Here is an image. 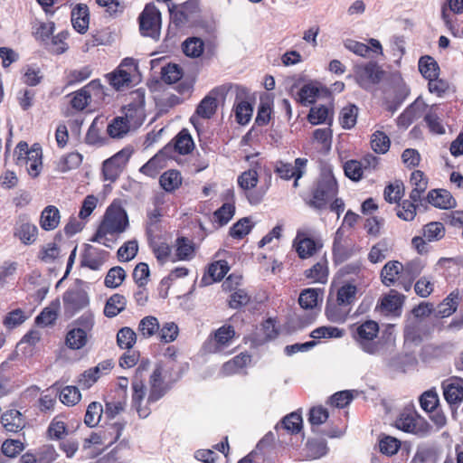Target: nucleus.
Returning a JSON list of instances; mask_svg holds the SVG:
<instances>
[{"label": "nucleus", "instance_id": "f257e3e1", "mask_svg": "<svg viewBox=\"0 0 463 463\" xmlns=\"http://www.w3.org/2000/svg\"><path fill=\"white\" fill-rule=\"evenodd\" d=\"M149 390L146 396V386L143 379L134 377L131 383V405L138 416L146 419L151 413L150 405L162 399L167 392L168 387L163 378V368L157 365L149 376Z\"/></svg>", "mask_w": 463, "mask_h": 463}, {"label": "nucleus", "instance_id": "f03ea898", "mask_svg": "<svg viewBox=\"0 0 463 463\" xmlns=\"http://www.w3.org/2000/svg\"><path fill=\"white\" fill-rule=\"evenodd\" d=\"M129 226L128 216L121 204L114 201L106 210L101 222L90 239L93 242L112 248L120 234Z\"/></svg>", "mask_w": 463, "mask_h": 463}, {"label": "nucleus", "instance_id": "7ed1b4c3", "mask_svg": "<svg viewBox=\"0 0 463 463\" xmlns=\"http://www.w3.org/2000/svg\"><path fill=\"white\" fill-rule=\"evenodd\" d=\"M357 291H329L326 315L332 322H344L351 311V305L356 299Z\"/></svg>", "mask_w": 463, "mask_h": 463}, {"label": "nucleus", "instance_id": "20e7f679", "mask_svg": "<svg viewBox=\"0 0 463 463\" xmlns=\"http://www.w3.org/2000/svg\"><path fill=\"white\" fill-rule=\"evenodd\" d=\"M379 325L373 320H366L356 326L354 339L359 347L369 354L380 352L382 344L378 340Z\"/></svg>", "mask_w": 463, "mask_h": 463}, {"label": "nucleus", "instance_id": "39448f33", "mask_svg": "<svg viewBox=\"0 0 463 463\" xmlns=\"http://www.w3.org/2000/svg\"><path fill=\"white\" fill-rule=\"evenodd\" d=\"M14 155L17 165L24 167L33 177L39 175L43 166L40 147L33 146L29 149L27 143L20 142L15 147Z\"/></svg>", "mask_w": 463, "mask_h": 463}, {"label": "nucleus", "instance_id": "423d86ee", "mask_svg": "<svg viewBox=\"0 0 463 463\" xmlns=\"http://www.w3.org/2000/svg\"><path fill=\"white\" fill-rule=\"evenodd\" d=\"M232 85L224 84L212 90L197 106L196 116H193L191 118L193 125L197 128V117L205 119L211 118L216 111L218 99H224L228 92L232 90Z\"/></svg>", "mask_w": 463, "mask_h": 463}, {"label": "nucleus", "instance_id": "0eeeda50", "mask_svg": "<svg viewBox=\"0 0 463 463\" xmlns=\"http://www.w3.org/2000/svg\"><path fill=\"white\" fill-rule=\"evenodd\" d=\"M328 417L329 413L324 407H312L308 413V422L311 425V431L317 436L327 437L329 439L341 437L344 433L342 428L337 426L321 428V425L326 422Z\"/></svg>", "mask_w": 463, "mask_h": 463}, {"label": "nucleus", "instance_id": "6e6552de", "mask_svg": "<svg viewBox=\"0 0 463 463\" xmlns=\"http://www.w3.org/2000/svg\"><path fill=\"white\" fill-rule=\"evenodd\" d=\"M139 29L144 36L160 38L161 14L154 4H147L139 15Z\"/></svg>", "mask_w": 463, "mask_h": 463}, {"label": "nucleus", "instance_id": "1a4fd4ad", "mask_svg": "<svg viewBox=\"0 0 463 463\" xmlns=\"http://www.w3.org/2000/svg\"><path fill=\"white\" fill-rule=\"evenodd\" d=\"M234 327L231 325H223L209 335L203 348L205 353L216 354L227 348L235 337Z\"/></svg>", "mask_w": 463, "mask_h": 463}, {"label": "nucleus", "instance_id": "9d476101", "mask_svg": "<svg viewBox=\"0 0 463 463\" xmlns=\"http://www.w3.org/2000/svg\"><path fill=\"white\" fill-rule=\"evenodd\" d=\"M80 327L69 330L65 336V345L71 350H79L87 344V333L92 329L93 318L90 316H82L77 320Z\"/></svg>", "mask_w": 463, "mask_h": 463}, {"label": "nucleus", "instance_id": "9b49d317", "mask_svg": "<svg viewBox=\"0 0 463 463\" xmlns=\"http://www.w3.org/2000/svg\"><path fill=\"white\" fill-rule=\"evenodd\" d=\"M336 192V181L333 176L326 175L318 181L309 205L317 209H322L326 207L330 199L335 197Z\"/></svg>", "mask_w": 463, "mask_h": 463}, {"label": "nucleus", "instance_id": "f8f14e48", "mask_svg": "<svg viewBox=\"0 0 463 463\" xmlns=\"http://www.w3.org/2000/svg\"><path fill=\"white\" fill-rule=\"evenodd\" d=\"M406 297L398 291L384 294L378 301L376 310L383 316L400 317Z\"/></svg>", "mask_w": 463, "mask_h": 463}, {"label": "nucleus", "instance_id": "ddd939ff", "mask_svg": "<svg viewBox=\"0 0 463 463\" xmlns=\"http://www.w3.org/2000/svg\"><path fill=\"white\" fill-rule=\"evenodd\" d=\"M136 70L133 59H125L111 73L106 75L109 84L116 90H121L131 84V74Z\"/></svg>", "mask_w": 463, "mask_h": 463}, {"label": "nucleus", "instance_id": "4468645a", "mask_svg": "<svg viewBox=\"0 0 463 463\" xmlns=\"http://www.w3.org/2000/svg\"><path fill=\"white\" fill-rule=\"evenodd\" d=\"M132 151L129 148H124L105 160L102 167L105 179L115 181L129 160Z\"/></svg>", "mask_w": 463, "mask_h": 463}, {"label": "nucleus", "instance_id": "2eb2a0df", "mask_svg": "<svg viewBox=\"0 0 463 463\" xmlns=\"http://www.w3.org/2000/svg\"><path fill=\"white\" fill-rule=\"evenodd\" d=\"M168 9L171 21L176 26H183L198 13L199 4L197 0H189L180 5L173 4Z\"/></svg>", "mask_w": 463, "mask_h": 463}, {"label": "nucleus", "instance_id": "dca6fc26", "mask_svg": "<svg viewBox=\"0 0 463 463\" xmlns=\"http://www.w3.org/2000/svg\"><path fill=\"white\" fill-rule=\"evenodd\" d=\"M443 396L450 405H459L463 401V378L452 376L441 383Z\"/></svg>", "mask_w": 463, "mask_h": 463}, {"label": "nucleus", "instance_id": "f3484780", "mask_svg": "<svg viewBox=\"0 0 463 463\" xmlns=\"http://www.w3.org/2000/svg\"><path fill=\"white\" fill-rule=\"evenodd\" d=\"M382 73L383 71L380 70L377 63L373 61L355 67L356 81L364 89L377 83L381 80Z\"/></svg>", "mask_w": 463, "mask_h": 463}, {"label": "nucleus", "instance_id": "a211bd4d", "mask_svg": "<svg viewBox=\"0 0 463 463\" xmlns=\"http://www.w3.org/2000/svg\"><path fill=\"white\" fill-rule=\"evenodd\" d=\"M232 90L236 93L234 109L236 121L241 125H245L250 120L253 112L251 105L248 101L242 100V98L247 96L248 90L238 85L233 86Z\"/></svg>", "mask_w": 463, "mask_h": 463}, {"label": "nucleus", "instance_id": "6ab92c4d", "mask_svg": "<svg viewBox=\"0 0 463 463\" xmlns=\"http://www.w3.org/2000/svg\"><path fill=\"white\" fill-rule=\"evenodd\" d=\"M325 437L308 438L302 449L301 455L305 460H315L321 458L328 453L327 442Z\"/></svg>", "mask_w": 463, "mask_h": 463}, {"label": "nucleus", "instance_id": "aec40b11", "mask_svg": "<svg viewBox=\"0 0 463 463\" xmlns=\"http://www.w3.org/2000/svg\"><path fill=\"white\" fill-rule=\"evenodd\" d=\"M307 164V159L300 157L295 160L294 165L290 163L279 161L275 165V173H277L280 178L285 180H289L293 177L300 179L305 173Z\"/></svg>", "mask_w": 463, "mask_h": 463}, {"label": "nucleus", "instance_id": "412c9836", "mask_svg": "<svg viewBox=\"0 0 463 463\" xmlns=\"http://www.w3.org/2000/svg\"><path fill=\"white\" fill-rule=\"evenodd\" d=\"M403 264L398 260H390L385 263L381 271L382 282L385 287L394 286L396 283L402 286Z\"/></svg>", "mask_w": 463, "mask_h": 463}, {"label": "nucleus", "instance_id": "4be33fe9", "mask_svg": "<svg viewBox=\"0 0 463 463\" xmlns=\"http://www.w3.org/2000/svg\"><path fill=\"white\" fill-rule=\"evenodd\" d=\"M37 227L29 222L25 216H20L14 228V236L25 245L33 244L37 238Z\"/></svg>", "mask_w": 463, "mask_h": 463}, {"label": "nucleus", "instance_id": "5701e85b", "mask_svg": "<svg viewBox=\"0 0 463 463\" xmlns=\"http://www.w3.org/2000/svg\"><path fill=\"white\" fill-rule=\"evenodd\" d=\"M108 255L107 251L87 244L82 255L81 265L98 270L106 261Z\"/></svg>", "mask_w": 463, "mask_h": 463}, {"label": "nucleus", "instance_id": "b1692460", "mask_svg": "<svg viewBox=\"0 0 463 463\" xmlns=\"http://www.w3.org/2000/svg\"><path fill=\"white\" fill-rule=\"evenodd\" d=\"M426 107L427 105L422 100L416 99L399 116L397 125L407 128L412 122L422 116Z\"/></svg>", "mask_w": 463, "mask_h": 463}, {"label": "nucleus", "instance_id": "393cba45", "mask_svg": "<svg viewBox=\"0 0 463 463\" xmlns=\"http://www.w3.org/2000/svg\"><path fill=\"white\" fill-rule=\"evenodd\" d=\"M230 267L226 260H218L209 265L207 272L203 276L201 287H207L216 281H221Z\"/></svg>", "mask_w": 463, "mask_h": 463}, {"label": "nucleus", "instance_id": "a878e982", "mask_svg": "<svg viewBox=\"0 0 463 463\" xmlns=\"http://www.w3.org/2000/svg\"><path fill=\"white\" fill-rule=\"evenodd\" d=\"M1 422L6 431L13 433H17L25 426L24 417L14 409L6 411L1 417Z\"/></svg>", "mask_w": 463, "mask_h": 463}, {"label": "nucleus", "instance_id": "bb28decb", "mask_svg": "<svg viewBox=\"0 0 463 463\" xmlns=\"http://www.w3.org/2000/svg\"><path fill=\"white\" fill-rule=\"evenodd\" d=\"M250 363V355L247 353H241L232 359L225 362L221 369L223 376H231L241 373Z\"/></svg>", "mask_w": 463, "mask_h": 463}, {"label": "nucleus", "instance_id": "cd10ccee", "mask_svg": "<svg viewBox=\"0 0 463 463\" xmlns=\"http://www.w3.org/2000/svg\"><path fill=\"white\" fill-rule=\"evenodd\" d=\"M428 202L435 207L449 209L456 205V201L451 194L444 189H434L427 195Z\"/></svg>", "mask_w": 463, "mask_h": 463}, {"label": "nucleus", "instance_id": "c85d7f7f", "mask_svg": "<svg viewBox=\"0 0 463 463\" xmlns=\"http://www.w3.org/2000/svg\"><path fill=\"white\" fill-rule=\"evenodd\" d=\"M420 418L415 411L404 410L395 420V426L405 432L418 433Z\"/></svg>", "mask_w": 463, "mask_h": 463}, {"label": "nucleus", "instance_id": "c756f323", "mask_svg": "<svg viewBox=\"0 0 463 463\" xmlns=\"http://www.w3.org/2000/svg\"><path fill=\"white\" fill-rule=\"evenodd\" d=\"M71 24L80 33H85L89 28L90 14L86 5L80 4L71 11Z\"/></svg>", "mask_w": 463, "mask_h": 463}, {"label": "nucleus", "instance_id": "7c9ffc66", "mask_svg": "<svg viewBox=\"0 0 463 463\" xmlns=\"http://www.w3.org/2000/svg\"><path fill=\"white\" fill-rule=\"evenodd\" d=\"M58 384V383H53L41 394L37 401V407L40 412L43 414H51L53 412L57 402V392L55 389Z\"/></svg>", "mask_w": 463, "mask_h": 463}, {"label": "nucleus", "instance_id": "2f4dec72", "mask_svg": "<svg viewBox=\"0 0 463 463\" xmlns=\"http://www.w3.org/2000/svg\"><path fill=\"white\" fill-rule=\"evenodd\" d=\"M66 308L76 312L89 305L87 291H66L63 295Z\"/></svg>", "mask_w": 463, "mask_h": 463}, {"label": "nucleus", "instance_id": "473e14b6", "mask_svg": "<svg viewBox=\"0 0 463 463\" xmlns=\"http://www.w3.org/2000/svg\"><path fill=\"white\" fill-rule=\"evenodd\" d=\"M60 220L59 209L54 205H48L41 213L40 226L44 231H52L59 226Z\"/></svg>", "mask_w": 463, "mask_h": 463}, {"label": "nucleus", "instance_id": "72a5a7b5", "mask_svg": "<svg viewBox=\"0 0 463 463\" xmlns=\"http://www.w3.org/2000/svg\"><path fill=\"white\" fill-rule=\"evenodd\" d=\"M60 310V300L55 299L51 304L44 307L42 312L36 317L35 323L39 326H48L52 325L57 317Z\"/></svg>", "mask_w": 463, "mask_h": 463}, {"label": "nucleus", "instance_id": "f704fd0d", "mask_svg": "<svg viewBox=\"0 0 463 463\" xmlns=\"http://www.w3.org/2000/svg\"><path fill=\"white\" fill-rule=\"evenodd\" d=\"M459 304L458 291H451L450 294L437 306L436 317H448L456 312Z\"/></svg>", "mask_w": 463, "mask_h": 463}, {"label": "nucleus", "instance_id": "c9c22d12", "mask_svg": "<svg viewBox=\"0 0 463 463\" xmlns=\"http://www.w3.org/2000/svg\"><path fill=\"white\" fill-rule=\"evenodd\" d=\"M423 269V265L419 260H413L403 264L402 287L410 289L415 278L419 276Z\"/></svg>", "mask_w": 463, "mask_h": 463}, {"label": "nucleus", "instance_id": "e433bc0d", "mask_svg": "<svg viewBox=\"0 0 463 463\" xmlns=\"http://www.w3.org/2000/svg\"><path fill=\"white\" fill-rule=\"evenodd\" d=\"M296 250L301 259L311 257L317 251V244L314 240L305 237L298 232L295 240Z\"/></svg>", "mask_w": 463, "mask_h": 463}, {"label": "nucleus", "instance_id": "4c0bfd02", "mask_svg": "<svg viewBox=\"0 0 463 463\" xmlns=\"http://www.w3.org/2000/svg\"><path fill=\"white\" fill-rule=\"evenodd\" d=\"M424 334V326L420 320H413L407 323L403 330L404 340L409 343H420Z\"/></svg>", "mask_w": 463, "mask_h": 463}, {"label": "nucleus", "instance_id": "58836bf2", "mask_svg": "<svg viewBox=\"0 0 463 463\" xmlns=\"http://www.w3.org/2000/svg\"><path fill=\"white\" fill-rule=\"evenodd\" d=\"M57 392V396L61 403L66 406H74L76 405L81 398L80 392L76 386L68 385L60 389L58 386L55 389Z\"/></svg>", "mask_w": 463, "mask_h": 463}, {"label": "nucleus", "instance_id": "ea45409f", "mask_svg": "<svg viewBox=\"0 0 463 463\" xmlns=\"http://www.w3.org/2000/svg\"><path fill=\"white\" fill-rule=\"evenodd\" d=\"M126 304L127 300L125 297L116 293L107 300L104 307V315L107 317H114L125 309Z\"/></svg>", "mask_w": 463, "mask_h": 463}, {"label": "nucleus", "instance_id": "a19ab883", "mask_svg": "<svg viewBox=\"0 0 463 463\" xmlns=\"http://www.w3.org/2000/svg\"><path fill=\"white\" fill-rule=\"evenodd\" d=\"M160 185L165 192H174L182 184V176L177 170H168L160 176Z\"/></svg>", "mask_w": 463, "mask_h": 463}, {"label": "nucleus", "instance_id": "79ce46f5", "mask_svg": "<svg viewBox=\"0 0 463 463\" xmlns=\"http://www.w3.org/2000/svg\"><path fill=\"white\" fill-rule=\"evenodd\" d=\"M280 427L290 434H298L303 428V420L300 413L296 411L286 415L280 420Z\"/></svg>", "mask_w": 463, "mask_h": 463}, {"label": "nucleus", "instance_id": "37998d69", "mask_svg": "<svg viewBox=\"0 0 463 463\" xmlns=\"http://www.w3.org/2000/svg\"><path fill=\"white\" fill-rule=\"evenodd\" d=\"M419 71L425 79L430 80L439 76V67L432 57L423 56L419 61Z\"/></svg>", "mask_w": 463, "mask_h": 463}, {"label": "nucleus", "instance_id": "c03bdc74", "mask_svg": "<svg viewBox=\"0 0 463 463\" xmlns=\"http://www.w3.org/2000/svg\"><path fill=\"white\" fill-rule=\"evenodd\" d=\"M129 131L128 120L123 117L115 118L107 128V132L112 138H121Z\"/></svg>", "mask_w": 463, "mask_h": 463}, {"label": "nucleus", "instance_id": "a18cd8bd", "mask_svg": "<svg viewBox=\"0 0 463 463\" xmlns=\"http://www.w3.org/2000/svg\"><path fill=\"white\" fill-rule=\"evenodd\" d=\"M159 326L156 317L146 316L140 320L137 330L144 338H150L158 333Z\"/></svg>", "mask_w": 463, "mask_h": 463}, {"label": "nucleus", "instance_id": "49530a36", "mask_svg": "<svg viewBox=\"0 0 463 463\" xmlns=\"http://www.w3.org/2000/svg\"><path fill=\"white\" fill-rule=\"evenodd\" d=\"M103 413V407L98 402H92L89 404L85 416L84 423L90 428L96 427L101 419Z\"/></svg>", "mask_w": 463, "mask_h": 463}, {"label": "nucleus", "instance_id": "de8ad7c7", "mask_svg": "<svg viewBox=\"0 0 463 463\" xmlns=\"http://www.w3.org/2000/svg\"><path fill=\"white\" fill-rule=\"evenodd\" d=\"M391 146L389 137L381 130H376L371 137V147L377 154H385Z\"/></svg>", "mask_w": 463, "mask_h": 463}, {"label": "nucleus", "instance_id": "09e8293b", "mask_svg": "<svg viewBox=\"0 0 463 463\" xmlns=\"http://www.w3.org/2000/svg\"><path fill=\"white\" fill-rule=\"evenodd\" d=\"M323 291H301L298 297V303L304 309H312L323 301V297L319 295Z\"/></svg>", "mask_w": 463, "mask_h": 463}, {"label": "nucleus", "instance_id": "8fccbe9b", "mask_svg": "<svg viewBox=\"0 0 463 463\" xmlns=\"http://www.w3.org/2000/svg\"><path fill=\"white\" fill-rule=\"evenodd\" d=\"M358 108L354 105H348L342 109L339 121L344 128L350 129L354 127L357 120Z\"/></svg>", "mask_w": 463, "mask_h": 463}, {"label": "nucleus", "instance_id": "3c124183", "mask_svg": "<svg viewBox=\"0 0 463 463\" xmlns=\"http://www.w3.org/2000/svg\"><path fill=\"white\" fill-rule=\"evenodd\" d=\"M137 341L136 332L128 326L122 327L117 334V344L121 349H131Z\"/></svg>", "mask_w": 463, "mask_h": 463}, {"label": "nucleus", "instance_id": "603ef678", "mask_svg": "<svg viewBox=\"0 0 463 463\" xmlns=\"http://www.w3.org/2000/svg\"><path fill=\"white\" fill-rule=\"evenodd\" d=\"M164 155L158 153L148 160L141 168L140 172L147 176L154 177L165 166Z\"/></svg>", "mask_w": 463, "mask_h": 463}, {"label": "nucleus", "instance_id": "864d4df0", "mask_svg": "<svg viewBox=\"0 0 463 463\" xmlns=\"http://www.w3.org/2000/svg\"><path fill=\"white\" fill-rule=\"evenodd\" d=\"M194 147L192 137L187 130L183 129L175 137V148L181 155L189 154Z\"/></svg>", "mask_w": 463, "mask_h": 463}, {"label": "nucleus", "instance_id": "5fc2aeb1", "mask_svg": "<svg viewBox=\"0 0 463 463\" xmlns=\"http://www.w3.org/2000/svg\"><path fill=\"white\" fill-rule=\"evenodd\" d=\"M82 156L77 152H71L62 156L58 163L59 171L65 173L80 165Z\"/></svg>", "mask_w": 463, "mask_h": 463}, {"label": "nucleus", "instance_id": "6e6d98bb", "mask_svg": "<svg viewBox=\"0 0 463 463\" xmlns=\"http://www.w3.org/2000/svg\"><path fill=\"white\" fill-rule=\"evenodd\" d=\"M204 43L200 38L193 37L185 40L183 43V52L186 56L197 58L203 52Z\"/></svg>", "mask_w": 463, "mask_h": 463}, {"label": "nucleus", "instance_id": "4d7b16f0", "mask_svg": "<svg viewBox=\"0 0 463 463\" xmlns=\"http://www.w3.org/2000/svg\"><path fill=\"white\" fill-rule=\"evenodd\" d=\"M445 235V228L441 222H433L423 227V237L428 241H439Z\"/></svg>", "mask_w": 463, "mask_h": 463}, {"label": "nucleus", "instance_id": "13d9d810", "mask_svg": "<svg viewBox=\"0 0 463 463\" xmlns=\"http://www.w3.org/2000/svg\"><path fill=\"white\" fill-rule=\"evenodd\" d=\"M420 404L426 412L434 411L439 407V399L435 390L424 392L420 397Z\"/></svg>", "mask_w": 463, "mask_h": 463}, {"label": "nucleus", "instance_id": "bf43d9fd", "mask_svg": "<svg viewBox=\"0 0 463 463\" xmlns=\"http://www.w3.org/2000/svg\"><path fill=\"white\" fill-rule=\"evenodd\" d=\"M179 335V327L175 322H166L159 327L158 335L162 343L174 342Z\"/></svg>", "mask_w": 463, "mask_h": 463}, {"label": "nucleus", "instance_id": "052dcab7", "mask_svg": "<svg viewBox=\"0 0 463 463\" xmlns=\"http://www.w3.org/2000/svg\"><path fill=\"white\" fill-rule=\"evenodd\" d=\"M67 433V425L61 415L55 416L48 427V434L52 439H61Z\"/></svg>", "mask_w": 463, "mask_h": 463}, {"label": "nucleus", "instance_id": "680f3d73", "mask_svg": "<svg viewBox=\"0 0 463 463\" xmlns=\"http://www.w3.org/2000/svg\"><path fill=\"white\" fill-rule=\"evenodd\" d=\"M162 80L167 84L178 81L183 76V70L177 64L169 63L162 68Z\"/></svg>", "mask_w": 463, "mask_h": 463}, {"label": "nucleus", "instance_id": "e2e57ef3", "mask_svg": "<svg viewBox=\"0 0 463 463\" xmlns=\"http://www.w3.org/2000/svg\"><path fill=\"white\" fill-rule=\"evenodd\" d=\"M401 447V441L391 436H384L379 440L380 452L386 456L395 455Z\"/></svg>", "mask_w": 463, "mask_h": 463}, {"label": "nucleus", "instance_id": "0e129e2a", "mask_svg": "<svg viewBox=\"0 0 463 463\" xmlns=\"http://www.w3.org/2000/svg\"><path fill=\"white\" fill-rule=\"evenodd\" d=\"M125 278L126 272L121 267L111 268L105 278V286L111 288H118L122 284Z\"/></svg>", "mask_w": 463, "mask_h": 463}, {"label": "nucleus", "instance_id": "69168bd1", "mask_svg": "<svg viewBox=\"0 0 463 463\" xmlns=\"http://www.w3.org/2000/svg\"><path fill=\"white\" fill-rule=\"evenodd\" d=\"M252 224L250 219L244 217L231 227L230 235L235 239H241L250 232Z\"/></svg>", "mask_w": 463, "mask_h": 463}, {"label": "nucleus", "instance_id": "338daca9", "mask_svg": "<svg viewBox=\"0 0 463 463\" xmlns=\"http://www.w3.org/2000/svg\"><path fill=\"white\" fill-rule=\"evenodd\" d=\"M84 89L88 92L90 101L92 99L95 102L103 101L107 95L104 86L98 80H91L89 84L84 86Z\"/></svg>", "mask_w": 463, "mask_h": 463}, {"label": "nucleus", "instance_id": "774afa93", "mask_svg": "<svg viewBox=\"0 0 463 463\" xmlns=\"http://www.w3.org/2000/svg\"><path fill=\"white\" fill-rule=\"evenodd\" d=\"M24 449V445L19 439H5L1 446V453L8 458H15Z\"/></svg>", "mask_w": 463, "mask_h": 463}]
</instances>
